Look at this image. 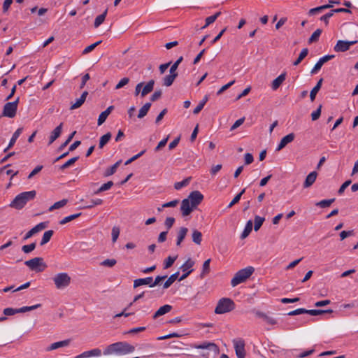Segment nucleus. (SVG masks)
Here are the masks:
<instances>
[{
	"label": "nucleus",
	"instance_id": "f257e3e1",
	"mask_svg": "<svg viewBox=\"0 0 358 358\" xmlns=\"http://www.w3.org/2000/svg\"><path fill=\"white\" fill-rule=\"evenodd\" d=\"M134 350L135 347L127 342H117L108 345L103 350V355H127L133 352Z\"/></svg>",
	"mask_w": 358,
	"mask_h": 358
},
{
	"label": "nucleus",
	"instance_id": "f03ea898",
	"mask_svg": "<svg viewBox=\"0 0 358 358\" xmlns=\"http://www.w3.org/2000/svg\"><path fill=\"white\" fill-rule=\"evenodd\" d=\"M36 195L35 190L22 192L15 197L9 206L17 210L22 209L28 201L34 199Z\"/></svg>",
	"mask_w": 358,
	"mask_h": 358
},
{
	"label": "nucleus",
	"instance_id": "7ed1b4c3",
	"mask_svg": "<svg viewBox=\"0 0 358 358\" xmlns=\"http://www.w3.org/2000/svg\"><path fill=\"white\" fill-rule=\"evenodd\" d=\"M236 305L230 298L220 299L215 308V313L221 315L231 312L235 309Z\"/></svg>",
	"mask_w": 358,
	"mask_h": 358
},
{
	"label": "nucleus",
	"instance_id": "20e7f679",
	"mask_svg": "<svg viewBox=\"0 0 358 358\" xmlns=\"http://www.w3.org/2000/svg\"><path fill=\"white\" fill-rule=\"evenodd\" d=\"M255 271L252 266H248L245 268L239 270L231 280L232 287H236L238 285L245 282Z\"/></svg>",
	"mask_w": 358,
	"mask_h": 358
},
{
	"label": "nucleus",
	"instance_id": "39448f33",
	"mask_svg": "<svg viewBox=\"0 0 358 358\" xmlns=\"http://www.w3.org/2000/svg\"><path fill=\"white\" fill-rule=\"evenodd\" d=\"M24 264L28 266L30 270L36 273L43 272L48 266L42 257L32 258L26 261Z\"/></svg>",
	"mask_w": 358,
	"mask_h": 358
},
{
	"label": "nucleus",
	"instance_id": "423d86ee",
	"mask_svg": "<svg viewBox=\"0 0 358 358\" xmlns=\"http://www.w3.org/2000/svg\"><path fill=\"white\" fill-rule=\"evenodd\" d=\"M52 280L56 288L61 289L70 285L71 278L67 273H59L53 277Z\"/></svg>",
	"mask_w": 358,
	"mask_h": 358
},
{
	"label": "nucleus",
	"instance_id": "0eeeda50",
	"mask_svg": "<svg viewBox=\"0 0 358 358\" xmlns=\"http://www.w3.org/2000/svg\"><path fill=\"white\" fill-rule=\"evenodd\" d=\"M233 344L237 358H245L246 355L245 341L242 338L234 339Z\"/></svg>",
	"mask_w": 358,
	"mask_h": 358
},
{
	"label": "nucleus",
	"instance_id": "6e6552de",
	"mask_svg": "<svg viewBox=\"0 0 358 358\" xmlns=\"http://www.w3.org/2000/svg\"><path fill=\"white\" fill-rule=\"evenodd\" d=\"M357 43V41H343L338 40L334 48L335 52H343L348 50L351 45H355Z\"/></svg>",
	"mask_w": 358,
	"mask_h": 358
},
{
	"label": "nucleus",
	"instance_id": "1a4fd4ad",
	"mask_svg": "<svg viewBox=\"0 0 358 358\" xmlns=\"http://www.w3.org/2000/svg\"><path fill=\"white\" fill-rule=\"evenodd\" d=\"M17 108L15 103H6L3 108L1 116L13 118L16 115Z\"/></svg>",
	"mask_w": 358,
	"mask_h": 358
},
{
	"label": "nucleus",
	"instance_id": "9d476101",
	"mask_svg": "<svg viewBox=\"0 0 358 358\" xmlns=\"http://www.w3.org/2000/svg\"><path fill=\"white\" fill-rule=\"evenodd\" d=\"M195 262L191 258H189L180 267L181 270L185 272L180 278L179 281L185 280L193 271L191 268L194 265Z\"/></svg>",
	"mask_w": 358,
	"mask_h": 358
},
{
	"label": "nucleus",
	"instance_id": "9b49d317",
	"mask_svg": "<svg viewBox=\"0 0 358 358\" xmlns=\"http://www.w3.org/2000/svg\"><path fill=\"white\" fill-rule=\"evenodd\" d=\"M187 199H189L192 207L196 208L203 201V195L199 191H193L189 194Z\"/></svg>",
	"mask_w": 358,
	"mask_h": 358
},
{
	"label": "nucleus",
	"instance_id": "f8f14e48",
	"mask_svg": "<svg viewBox=\"0 0 358 358\" xmlns=\"http://www.w3.org/2000/svg\"><path fill=\"white\" fill-rule=\"evenodd\" d=\"M334 55H327L322 57H321L317 62L315 64L314 67L312 69L310 73L312 74L316 73L320 69L322 68V65L327 62L328 61L331 60V59L334 58Z\"/></svg>",
	"mask_w": 358,
	"mask_h": 358
},
{
	"label": "nucleus",
	"instance_id": "ddd939ff",
	"mask_svg": "<svg viewBox=\"0 0 358 358\" xmlns=\"http://www.w3.org/2000/svg\"><path fill=\"white\" fill-rule=\"evenodd\" d=\"M195 208L194 207H192L190 201H189V199H185L181 202L180 206V210L182 211V216H187L189 215L193 209Z\"/></svg>",
	"mask_w": 358,
	"mask_h": 358
},
{
	"label": "nucleus",
	"instance_id": "4468645a",
	"mask_svg": "<svg viewBox=\"0 0 358 358\" xmlns=\"http://www.w3.org/2000/svg\"><path fill=\"white\" fill-rule=\"evenodd\" d=\"M294 138H295V134L294 133H290V134L286 135L281 139V141H280V143L278 144V145L277 146L275 150L276 151L281 150L288 143L292 142L294 141Z\"/></svg>",
	"mask_w": 358,
	"mask_h": 358
},
{
	"label": "nucleus",
	"instance_id": "2eb2a0df",
	"mask_svg": "<svg viewBox=\"0 0 358 358\" xmlns=\"http://www.w3.org/2000/svg\"><path fill=\"white\" fill-rule=\"evenodd\" d=\"M63 122H61L56 128L51 132L49 137L48 145H51L57 138H58L62 132Z\"/></svg>",
	"mask_w": 358,
	"mask_h": 358
},
{
	"label": "nucleus",
	"instance_id": "dca6fc26",
	"mask_svg": "<svg viewBox=\"0 0 358 358\" xmlns=\"http://www.w3.org/2000/svg\"><path fill=\"white\" fill-rule=\"evenodd\" d=\"M101 355V351L99 348H94L89 351H85L76 358H87L89 357H98Z\"/></svg>",
	"mask_w": 358,
	"mask_h": 358
},
{
	"label": "nucleus",
	"instance_id": "f3484780",
	"mask_svg": "<svg viewBox=\"0 0 358 358\" xmlns=\"http://www.w3.org/2000/svg\"><path fill=\"white\" fill-rule=\"evenodd\" d=\"M317 176V173L316 171H312L310 173L306 178L305 181L303 182V187L308 188L310 187L316 180Z\"/></svg>",
	"mask_w": 358,
	"mask_h": 358
},
{
	"label": "nucleus",
	"instance_id": "a211bd4d",
	"mask_svg": "<svg viewBox=\"0 0 358 358\" xmlns=\"http://www.w3.org/2000/svg\"><path fill=\"white\" fill-rule=\"evenodd\" d=\"M152 277H147L145 278H138L134 280V288H136L141 285H149L150 287V285H152Z\"/></svg>",
	"mask_w": 358,
	"mask_h": 358
},
{
	"label": "nucleus",
	"instance_id": "6ab92c4d",
	"mask_svg": "<svg viewBox=\"0 0 358 358\" xmlns=\"http://www.w3.org/2000/svg\"><path fill=\"white\" fill-rule=\"evenodd\" d=\"M71 343V339H66L58 342H55L52 343L48 348L46 349L47 351H51L56 350L59 348H63L68 346Z\"/></svg>",
	"mask_w": 358,
	"mask_h": 358
},
{
	"label": "nucleus",
	"instance_id": "aec40b11",
	"mask_svg": "<svg viewBox=\"0 0 358 358\" xmlns=\"http://www.w3.org/2000/svg\"><path fill=\"white\" fill-rule=\"evenodd\" d=\"M22 132V128H18L13 134L8 145L4 149L3 152H6L8 150H10L15 143L17 139L19 138L20 135Z\"/></svg>",
	"mask_w": 358,
	"mask_h": 358
},
{
	"label": "nucleus",
	"instance_id": "412c9836",
	"mask_svg": "<svg viewBox=\"0 0 358 358\" xmlns=\"http://www.w3.org/2000/svg\"><path fill=\"white\" fill-rule=\"evenodd\" d=\"M188 232V229L187 227H180L177 234V241L176 245L180 246L181 243L184 241L187 234Z\"/></svg>",
	"mask_w": 358,
	"mask_h": 358
},
{
	"label": "nucleus",
	"instance_id": "4be33fe9",
	"mask_svg": "<svg viewBox=\"0 0 358 358\" xmlns=\"http://www.w3.org/2000/svg\"><path fill=\"white\" fill-rule=\"evenodd\" d=\"M286 79V72L281 73L272 82L271 87L273 90H276L282 85Z\"/></svg>",
	"mask_w": 358,
	"mask_h": 358
},
{
	"label": "nucleus",
	"instance_id": "5701e85b",
	"mask_svg": "<svg viewBox=\"0 0 358 358\" xmlns=\"http://www.w3.org/2000/svg\"><path fill=\"white\" fill-rule=\"evenodd\" d=\"M172 306L169 304L164 305L160 307L154 314L153 319H156L159 316L164 315L166 313H169L172 310Z\"/></svg>",
	"mask_w": 358,
	"mask_h": 358
},
{
	"label": "nucleus",
	"instance_id": "b1692460",
	"mask_svg": "<svg viewBox=\"0 0 358 358\" xmlns=\"http://www.w3.org/2000/svg\"><path fill=\"white\" fill-rule=\"evenodd\" d=\"M255 315L258 317L262 318L266 323L269 324L274 325L277 323V320L275 318L267 315L261 311H256Z\"/></svg>",
	"mask_w": 358,
	"mask_h": 358
},
{
	"label": "nucleus",
	"instance_id": "393cba45",
	"mask_svg": "<svg viewBox=\"0 0 358 358\" xmlns=\"http://www.w3.org/2000/svg\"><path fill=\"white\" fill-rule=\"evenodd\" d=\"M87 95L88 92L87 91L83 92L80 97L71 106L70 109L74 110L80 107L84 103Z\"/></svg>",
	"mask_w": 358,
	"mask_h": 358
},
{
	"label": "nucleus",
	"instance_id": "a878e982",
	"mask_svg": "<svg viewBox=\"0 0 358 358\" xmlns=\"http://www.w3.org/2000/svg\"><path fill=\"white\" fill-rule=\"evenodd\" d=\"M196 349H213L215 352H219V348L217 345L214 343H207L204 342L200 345H195L194 347Z\"/></svg>",
	"mask_w": 358,
	"mask_h": 358
},
{
	"label": "nucleus",
	"instance_id": "bb28decb",
	"mask_svg": "<svg viewBox=\"0 0 358 358\" xmlns=\"http://www.w3.org/2000/svg\"><path fill=\"white\" fill-rule=\"evenodd\" d=\"M177 76H178V73H169V75L166 76L163 78V85L166 87L171 86L173 84V83L174 82V80L176 78Z\"/></svg>",
	"mask_w": 358,
	"mask_h": 358
},
{
	"label": "nucleus",
	"instance_id": "cd10ccee",
	"mask_svg": "<svg viewBox=\"0 0 358 358\" xmlns=\"http://www.w3.org/2000/svg\"><path fill=\"white\" fill-rule=\"evenodd\" d=\"M155 85V80H150L148 82V83L144 86V87L141 90V96L144 97L148 94L151 92L153 90Z\"/></svg>",
	"mask_w": 358,
	"mask_h": 358
},
{
	"label": "nucleus",
	"instance_id": "c85d7f7f",
	"mask_svg": "<svg viewBox=\"0 0 358 358\" xmlns=\"http://www.w3.org/2000/svg\"><path fill=\"white\" fill-rule=\"evenodd\" d=\"M322 82H323V78H320L317 81L316 85L310 91V99L311 101H313L315 99L316 94L320 90V88L322 87Z\"/></svg>",
	"mask_w": 358,
	"mask_h": 358
},
{
	"label": "nucleus",
	"instance_id": "c756f323",
	"mask_svg": "<svg viewBox=\"0 0 358 358\" xmlns=\"http://www.w3.org/2000/svg\"><path fill=\"white\" fill-rule=\"evenodd\" d=\"M332 6H331V4H325V5H323V6H318V7H316V8H311L308 11V15H316V14H317L319 13H321L322 10H324L325 9L331 8Z\"/></svg>",
	"mask_w": 358,
	"mask_h": 358
},
{
	"label": "nucleus",
	"instance_id": "7c9ffc66",
	"mask_svg": "<svg viewBox=\"0 0 358 358\" xmlns=\"http://www.w3.org/2000/svg\"><path fill=\"white\" fill-rule=\"evenodd\" d=\"M179 275V272L177 271L172 275H171L168 279L165 281V282L163 285L164 289L169 288L178 278Z\"/></svg>",
	"mask_w": 358,
	"mask_h": 358
},
{
	"label": "nucleus",
	"instance_id": "2f4dec72",
	"mask_svg": "<svg viewBox=\"0 0 358 358\" xmlns=\"http://www.w3.org/2000/svg\"><path fill=\"white\" fill-rule=\"evenodd\" d=\"M192 241L196 245H201L202 241V234L197 229H194L192 234Z\"/></svg>",
	"mask_w": 358,
	"mask_h": 358
},
{
	"label": "nucleus",
	"instance_id": "473e14b6",
	"mask_svg": "<svg viewBox=\"0 0 358 358\" xmlns=\"http://www.w3.org/2000/svg\"><path fill=\"white\" fill-rule=\"evenodd\" d=\"M107 13L108 9L106 8L102 14L96 16L94 22V26L95 28L99 27L104 22Z\"/></svg>",
	"mask_w": 358,
	"mask_h": 358
},
{
	"label": "nucleus",
	"instance_id": "72a5a7b5",
	"mask_svg": "<svg viewBox=\"0 0 358 358\" xmlns=\"http://www.w3.org/2000/svg\"><path fill=\"white\" fill-rule=\"evenodd\" d=\"M333 313V310H331V309H328V310L311 309V310H307L306 314H308V315H310L313 316H316V315H322L324 313Z\"/></svg>",
	"mask_w": 358,
	"mask_h": 358
},
{
	"label": "nucleus",
	"instance_id": "f704fd0d",
	"mask_svg": "<svg viewBox=\"0 0 358 358\" xmlns=\"http://www.w3.org/2000/svg\"><path fill=\"white\" fill-rule=\"evenodd\" d=\"M112 137L110 132H108L100 138L99 143V148L102 149L106 145Z\"/></svg>",
	"mask_w": 358,
	"mask_h": 358
},
{
	"label": "nucleus",
	"instance_id": "c9c22d12",
	"mask_svg": "<svg viewBox=\"0 0 358 358\" xmlns=\"http://www.w3.org/2000/svg\"><path fill=\"white\" fill-rule=\"evenodd\" d=\"M252 230V220H248L245 224V229L241 235V238L242 239L245 238Z\"/></svg>",
	"mask_w": 358,
	"mask_h": 358
},
{
	"label": "nucleus",
	"instance_id": "e433bc0d",
	"mask_svg": "<svg viewBox=\"0 0 358 358\" xmlns=\"http://www.w3.org/2000/svg\"><path fill=\"white\" fill-rule=\"evenodd\" d=\"M150 107H151V103L148 102V103H145L144 106H143L139 110V112L138 114V118L141 119V118L144 117L147 115Z\"/></svg>",
	"mask_w": 358,
	"mask_h": 358
},
{
	"label": "nucleus",
	"instance_id": "4c0bfd02",
	"mask_svg": "<svg viewBox=\"0 0 358 358\" xmlns=\"http://www.w3.org/2000/svg\"><path fill=\"white\" fill-rule=\"evenodd\" d=\"M322 32V30L321 29H316L310 36L309 38L308 43L309 44L315 43L319 40V38Z\"/></svg>",
	"mask_w": 358,
	"mask_h": 358
},
{
	"label": "nucleus",
	"instance_id": "58836bf2",
	"mask_svg": "<svg viewBox=\"0 0 358 358\" xmlns=\"http://www.w3.org/2000/svg\"><path fill=\"white\" fill-rule=\"evenodd\" d=\"M54 234V231L52 230H48V231H46L44 234H43V236L42 237V239L41 241V243H40V245H43L46 243H48L51 237Z\"/></svg>",
	"mask_w": 358,
	"mask_h": 358
},
{
	"label": "nucleus",
	"instance_id": "ea45409f",
	"mask_svg": "<svg viewBox=\"0 0 358 358\" xmlns=\"http://www.w3.org/2000/svg\"><path fill=\"white\" fill-rule=\"evenodd\" d=\"M208 101V96H204L203 99L199 102L197 106L193 110V113L196 115L200 113V111L203 108L205 104Z\"/></svg>",
	"mask_w": 358,
	"mask_h": 358
},
{
	"label": "nucleus",
	"instance_id": "a19ab883",
	"mask_svg": "<svg viewBox=\"0 0 358 358\" xmlns=\"http://www.w3.org/2000/svg\"><path fill=\"white\" fill-rule=\"evenodd\" d=\"M220 12H217L215 14L206 17V24L201 27V29H205L210 24L213 23L217 20V18L220 15Z\"/></svg>",
	"mask_w": 358,
	"mask_h": 358
},
{
	"label": "nucleus",
	"instance_id": "79ce46f5",
	"mask_svg": "<svg viewBox=\"0 0 358 358\" xmlns=\"http://www.w3.org/2000/svg\"><path fill=\"white\" fill-rule=\"evenodd\" d=\"M67 203H68V199H64L62 200L57 201L49 208V211H52L55 209L61 208L64 207V206H66Z\"/></svg>",
	"mask_w": 358,
	"mask_h": 358
},
{
	"label": "nucleus",
	"instance_id": "37998d69",
	"mask_svg": "<svg viewBox=\"0 0 358 358\" xmlns=\"http://www.w3.org/2000/svg\"><path fill=\"white\" fill-rule=\"evenodd\" d=\"M114 183L113 181H108L106 183L103 184L97 190L94 192L95 194H98L101 192H105L110 189L113 186Z\"/></svg>",
	"mask_w": 358,
	"mask_h": 358
},
{
	"label": "nucleus",
	"instance_id": "c03bdc74",
	"mask_svg": "<svg viewBox=\"0 0 358 358\" xmlns=\"http://www.w3.org/2000/svg\"><path fill=\"white\" fill-rule=\"evenodd\" d=\"M81 214H82L81 213H78L73 214L69 216L65 217L64 218L61 220L59 223L61 225H64V224L79 217L81 215Z\"/></svg>",
	"mask_w": 358,
	"mask_h": 358
},
{
	"label": "nucleus",
	"instance_id": "a18cd8bd",
	"mask_svg": "<svg viewBox=\"0 0 358 358\" xmlns=\"http://www.w3.org/2000/svg\"><path fill=\"white\" fill-rule=\"evenodd\" d=\"M308 48H303L301 52H300L298 58L294 62L293 65L297 66L299 65L301 61L308 55Z\"/></svg>",
	"mask_w": 358,
	"mask_h": 358
},
{
	"label": "nucleus",
	"instance_id": "49530a36",
	"mask_svg": "<svg viewBox=\"0 0 358 358\" xmlns=\"http://www.w3.org/2000/svg\"><path fill=\"white\" fill-rule=\"evenodd\" d=\"M184 343L182 342H173V345H171L172 348H174L176 350V352L174 354H169V356L173 357V356H178L181 353L180 352V350H182V345H183Z\"/></svg>",
	"mask_w": 358,
	"mask_h": 358
},
{
	"label": "nucleus",
	"instance_id": "de8ad7c7",
	"mask_svg": "<svg viewBox=\"0 0 358 358\" xmlns=\"http://www.w3.org/2000/svg\"><path fill=\"white\" fill-rule=\"evenodd\" d=\"M264 220L265 219L263 217H260L259 215H256L255 217L254 229L255 231H257L260 229Z\"/></svg>",
	"mask_w": 358,
	"mask_h": 358
},
{
	"label": "nucleus",
	"instance_id": "09e8293b",
	"mask_svg": "<svg viewBox=\"0 0 358 358\" xmlns=\"http://www.w3.org/2000/svg\"><path fill=\"white\" fill-rule=\"evenodd\" d=\"M190 180H191V177H188L180 182H177L174 184V188L178 190V189H181L182 187H185L187 185H189Z\"/></svg>",
	"mask_w": 358,
	"mask_h": 358
},
{
	"label": "nucleus",
	"instance_id": "8fccbe9b",
	"mask_svg": "<svg viewBox=\"0 0 358 358\" xmlns=\"http://www.w3.org/2000/svg\"><path fill=\"white\" fill-rule=\"evenodd\" d=\"M210 261V259H208L203 262L202 272L201 273V278H203L206 274L209 273Z\"/></svg>",
	"mask_w": 358,
	"mask_h": 358
},
{
	"label": "nucleus",
	"instance_id": "3c124183",
	"mask_svg": "<svg viewBox=\"0 0 358 358\" xmlns=\"http://www.w3.org/2000/svg\"><path fill=\"white\" fill-rule=\"evenodd\" d=\"M79 159L78 156L74 157L70 159H69L66 162H65L64 164H62L60 167V170H64L69 167L70 166L73 165L76 162H77Z\"/></svg>",
	"mask_w": 358,
	"mask_h": 358
},
{
	"label": "nucleus",
	"instance_id": "603ef678",
	"mask_svg": "<svg viewBox=\"0 0 358 358\" xmlns=\"http://www.w3.org/2000/svg\"><path fill=\"white\" fill-rule=\"evenodd\" d=\"M177 257H178V256H175V257L169 256L164 260V268L166 269V268L171 267L175 261L176 260Z\"/></svg>",
	"mask_w": 358,
	"mask_h": 358
},
{
	"label": "nucleus",
	"instance_id": "864d4df0",
	"mask_svg": "<svg viewBox=\"0 0 358 358\" xmlns=\"http://www.w3.org/2000/svg\"><path fill=\"white\" fill-rule=\"evenodd\" d=\"M335 201V199H324L316 203L317 206H319L320 208H327L330 206V205Z\"/></svg>",
	"mask_w": 358,
	"mask_h": 358
},
{
	"label": "nucleus",
	"instance_id": "5fc2aeb1",
	"mask_svg": "<svg viewBox=\"0 0 358 358\" xmlns=\"http://www.w3.org/2000/svg\"><path fill=\"white\" fill-rule=\"evenodd\" d=\"M245 189H243L238 194H236L235 196V197L233 199V200L229 203V204L228 205V208H231L234 204L237 203L241 198V196L245 193Z\"/></svg>",
	"mask_w": 358,
	"mask_h": 358
},
{
	"label": "nucleus",
	"instance_id": "6e6d98bb",
	"mask_svg": "<svg viewBox=\"0 0 358 358\" xmlns=\"http://www.w3.org/2000/svg\"><path fill=\"white\" fill-rule=\"evenodd\" d=\"M36 242H34L29 245H24L22 247V251L25 254H29L36 248Z\"/></svg>",
	"mask_w": 358,
	"mask_h": 358
},
{
	"label": "nucleus",
	"instance_id": "4d7b16f0",
	"mask_svg": "<svg viewBox=\"0 0 358 358\" xmlns=\"http://www.w3.org/2000/svg\"><path fill=\"white\" fill-rule=\"evenodd\" d=\"M76 134V131H74L72 132L67 138V139L58 148L57 151H62L73 139V136Z\"/></svg>",
	"mask_w": 358,
	"mask_h": 358
},
{
	"label": "nucleus",
	"instance_id": "13d9d810",
	"mask_svg": "<svg viewBox=\"0 0 358 358\" xmlns=\"http://www.w3.org/2000/svg\"><path fill=\"white\" fill-rule=\"evenodd\" d=\"M41 306V304L38 303V304H36V305H34L31 306H24L20 308H17V310H18V313H25L27 311L35 310Z\"/></svg>",
	"mask_w": 358,
	"mask_h": 358
},
{
	"label": "nucleus",
	"instance_id": "bf43d9fd",
	"mask_svg": "<svg viewBox=\"0 0 358 358\" xmlns=\"http://www.w3.org/2000/svg\"><path fill=\"white\" fill-rule=\"evenodd\" d=\"M183 60V57L182 56H180L171 66L170 68V70H169V73H177L176 72V70L179 66V64L182 62Z\"/></svg>",
	"mask_w": 358,
	"mask_h": 358
},
{
	"label": "nucleus",
	"instance_id": "052dcab7",
	"mask_svg": "<svg viewBox=\"0 0 358 358\" xmlns=\"http://www.w3.org/2000/svg\"><path fill=\"white\" fill-rule=\"evenodd\" d=\"M117 263L115 259H106L101 262V265L106 267H113Z\"/></svg>",
	"mask_w": 358,
	"mask_h": 358
},
{
	"label": "nucleus",
	"instance_id": "680f3d73",
	"mask_svg": "<svg viewBox=\"0 0 358 358\" xmlns=\"http://www.w3.org/2000/svg\"><path fill=\"white\" fill-rule=\"evenodd\" d=\"M102 42V41H99L94 43H92L90 45H88L87 47H86L83 51V54L84 55H86V54H88L90 53V52H92L98 45H99Z\"/></svg>",
	"mask_w": 358,
	"mask_h": 358
},
{
	"label": "nucleus",
	"instance_id": "e2e57ef3",
	"mask_svg": "<svg viewBox=\"0 0 358 358\" xmlns=\"http://www.w3.org/2000/svg\"><path fill=\"white\" fill-rule=\"evenodd\" d=\"M103 202V201L101 199H92L90 201V204L83 207V208H92L94 207L95 206L102 204Z\"/></svg>",
	"mask_w": 358,
	"mask_h": 358
},
{
	"label": "nucleus",
	"instance_id": "0e129e2a",
	"mask_svg": "<svg viewBox=\"0 0 358 358\" xmlns=\"http://www.w3.org/2000/svg\"><path fill=\"white\" fill-rule=\"evenodd\" d=\"M307 310L303 308H297L294 310L290 311L287 313V315L289 316H294L298 315L301 314H306Z\"/></svg>",
	"mask_w": 358,
	"mask_h": 358
},
{
	"label": "nucleus",
	"instance_id": "69168bd1",
	"mask_svg": "<svg viewBox=\"0 0 358 358\" xmlns=\"http://www.w3.org/2000/svg\"><path fill=\"white\" fill-rule=\"evenodd\" d=\"M129 78L127 77L123 78L120 80V82L116 85L115 90H119L129 83Z\"/></svg>",
	"mask_w": 358,
	"mask_h": 358
},
{
	"label": "nucleus",
	"instance_id": "338daca9",
	"mask_svg": "<svg viewBox=\"0 0 358 358\" xmlns=\"http://www.w3.org/2000/svg\"><path fill=\"white\" fill-rule=\"evenodd\" d=\"M175 222V218L172 217H168L165 220L164 225L167 229V231L169 230L173 225Z\"/></svg>",
	"mask_w": 358,
	"mask_h": 358
},
{
	"label": "nucleus",
	"instance_id": "774afa93",
	"mask_svg": "<svg viewBox=\"0 0 358 358\" xmlns=\"http://www.w3.org/2000/svg\"><path fill=\"white\" fill-rule=\"evenodd\" d=\"M109 115L107 114V113L104 110L103 111L99 116L97 124L99 126L101 125L107 119L108 116Z\"/></svg>",
	"mask_w": 358,
	"mask_h": 358
}]
</instances>
